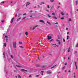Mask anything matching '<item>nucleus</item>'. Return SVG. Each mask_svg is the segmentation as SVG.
Masks as SVG:
<instances>
[{"label":"nucleus","instance_id":"0e129e2a","mask_svg":"<svg viewBox=\"0 0 78 78\" xmlns=\"http://www.w3.org/2000/svg\"><path fill=\"white\" fill-rule=\"evenodd\" d=\"M70 72V70L68 71L69 72Z\"/></svg>","mask_w":78,"mask_h":78},{"label":"nucleus","instance_id":"a18cd8bd","mask_svg":"<svg viewBox=\"0 0 78 78\" xmlns=\"http://www.w3.org/2000/svg\"><path fill=\"white\" fill-rule=\"evenodd\" d=\"M45 67V66H42V68H44Z\"/></svg>","mask_w":78,"mask_h":78},{"label":"nucleus","instance_id":"ea45409f","mask_svg":"<svg viewBox=\"0 0 78 78\" xmlns=\"http://www.w3.org/2000/svg\"><path fill=\"white\" fill-rule=\"evenodd\" d=\"M56 41H57V42H59V40H56Z\"/></svg>","mask_w":78,"mask_h":78},{"label":"nucleus","instance_id":"3c124183","mask_svg":"<svg viewBox=\"0 0 78 78\" xmlns=\"http://www.w3.org/2000/svg\"><path fill=\"white\" fill-rule=\"evenodd\" d=\"M58 8H59V6H58Z\"/></svg>","mask_w":78,"mask_h":78},{"label":"nucleus","instance_id":"6e6552de","mask_svg":"<svg viewBox=\"0 0 78 78\" xmlns=\"http://www.w3.org/2000/svg\"><path fill=\"white\" fill-rule=\"evenodd\" d=\"M47 73H51V72L50 71H48L47 72Z\"/></svg>","mask_w":78,"mask_h":78},{"label":"nucleus","instance_id":"49530a36","mask_svg":"<svg viewBox=\"0 0 78 78\" xmlns=\"http://www.w3.org/2000/svg\"><path fill=\"white\" fill-rule=\"evenodd\" d=\"M29 77H31V75L29 76Z\"/></svg>","mask_w":78,"mask_h":78},{"label":"nucleus","instance_id":"2f4dec72","mask_svg":"<svg viewBox=\"0 0 78 78\" xmlns=\"http://www.w3.org/2000/svg\"><path fill=\"white\" fill-rule=\"evenodd\" d=\"M61 19H62V20H63L64 18V17H62V18H61Z\"/></svg>","mask_w":78,"mask_h":78},{"label":"nucleus","instance_id":"bf43d9fd","mask_svg":"<svg viewBox=\"0 0 78 78\" xmlns=\"http://www.w3.org/2000/svg\"><path fill=\"white\" fill-rule=\"evenodd\" d=\"M19 16L21 15V14H19Z\"/></svg>","mask_w":78,"mask_h":78},{"label":"nucleus","instance_id":"5701e85b","mask_svg":"<svg viewBox=\"0 0 78 78\" xmlns=\"http://www.w3.org/2000/svg\"><path fill=\"white\" fill-rule=\"evenodd\" d=\"M4 45L5 47L6 46V43H4Z\"/></svg>","mask_w":78,"mask_h":78},{"label":"nucleus","instance_id":"7ed1b4c3","mask_svg":"<svg viewBox=\"0 0 78 78\" xmlns=\"http://www.w3.org/2000/svg\"><path fill=\"white\" fill-rule=\"evenodd\" d=\"M47 37H48V40H49L50 39H51V36H50L48 35V36Z\"/></svg>","mask_w":78,"mask_h":78},{"label":"nucleus","instance_id":"a878e982","mask_svg":"<svg viewBox=\"0 0 78 78\" xmlns=\"http://www.w3.org/2000/svg\"><path fill=\"white\" fill-rule=\"evenodd\" d=\"M16 67H20V66L16 65Z\"/></svg>","mask_w":78,"mask_h":78},{"label":"nucleus","instance_id":"9b49d317","mask_svg":"<svg viewBox=\"0 0 78 78\" xmlns=\"http://www.w3.org/2000/svg\"><path fill=\"white\" fill-rule=\"evenodd\" d=\"M47 23H48V24H49V25H51V23H50V22H49L48 21H47Z\"/></svg>","mask_w":78,"mask_h":78},{"label":"nucleus","instance_id":"c756f323","mask_svg":"<svg viewBox=\"0 0 78 78\" xmlns=\"http://www.w3.org/2000/svg\"><path fill=\"white\" fill-rule=\"evenodd\" d=\"M23 16H25V15H27V14L26 13H24L23 14Z\"/></svg>","mask_w":78,"mask_h":78},{"label":"nucleus","instance_id":"f704fd0d","mask_svg":"<svg viewBox=\"0 0 78 78\" xmlns=\"http://www.w3.org/2000/svg\"><path fill=\"white\" fill-rule=\"evenodd\" d=\"M63 41L64 42H65V39H63Z\"/></svg>","mask_w":78,"mask_h":78},{"label":"nucleus","instance_id":"37998d69","mask_svg":"<svg viewBox=\"0 0 78 78\" xmlns=\"http://www.w3.org/2000/svg\"><path fill=\"white\" fill-rule=\"evenodd\" d=\"M41 4H44V2H42Z\"/></svg>","mask_w":78,"mask_h":78},{"label":"nucleus","instance_id":"5fc2aeb1","mask_svg":"<svg viewBox=\"0 0 78 78\" xmlns=\"http://www.w3.org/2000/svg\"><path fill=\"white\" fill-rule=\"evenodd\" d=\"M41 73H43V72H44V71H41Z\"/></svg>","mask_w":78,"mask_h":78},{"label":"nucleus","instance_id":"cd10ccee","mask_svg":"<svg viewBox=\"0 0 78 78\" xmlns=\"http://www.w3.org/2000/svg\"><path fill=\"white\" fill-rule=\"evenodd\" d=\"M65 68H66V66H64L62 67V69H65Z\"/></svg>","mask_w":78,"mask_h":78},{"label":"nucleus","instance_id":"2eb2a0df","mask_svg":"<svg viewBox=\"0 0 78 78\" xmlns=\"http://www.w3.org/2000/svg\"><path fill=\"white\" fill-rule=\"evenodd\" d=\"M78 4V1H76V5H77Z\"/></svg>","mask_w":78,"mask_h":78},{"label":"nucleus","instance_id":"ddd939ff","mask_svg":"<svg viewBox=\"0 0 78 78\" xmlns=\"http://www.w3.org/2000/svg\"><path fill=\"white\" fill-rule=\"evenodd\" d=\"M14 18H12L11 20V23H12V22H13V20H14Z\"/></svg>","mask_w":78,"mask_h":78},{"label":"nucleus","instance_id":"473e14b6","mask_svg":"<svg viewBox=\"0 0 78 78\" xmlns=\"http://www.w3.org/2000/svg\"><path fill=\"white\" fill-rule=\"evenodd\" d=\"M11 58L12 59V58H13L12 55H11Z\"/></svg>","mask_w":78,"mask_h":78},{"label":"nucleus","instance_id":"6e6d98bb","mask_svg":"<svg viewBox=\"0 0 78 78\" xmlns=\"http://www.w3.org/2000/svg\"><path fill=\"white\" fill-rule=\"evenodd\" d=\"M36 76H37V77L39 76V75Z\"/></svg>","mask_w":78,"mask_h":78},{"label":"nucleus","instance_id":"13d9d810","mask_svg":"<svg viewBox=\"0 0 78 78\" xmlns=\"http://www.w3.org/2000/svg\"><path fill=\"white\" fill-rule=\"evenodd\" d=\"M73 74H74V75H75V73H74Z\"/></svg>","mask_w":78,"mask_h":78},{"label":"nucleus","instance_id":"f3484780","mask_svg":"<svg viewBox=\"0 0 78 78\" xmlns=\"http://www.w3.org/2000/svg\"><path fill=\"white\" fill-rule=\"evenodd\" d=\"M18 76L19 78H21V76L19 75H18Z\"/></svg>","mask_w":78,"mask_h":78},{"label":"nucleus","instance_id":"680f3d73","mask_svg":"<svg viewBox=\"0 0 78 78\" xmlns=\"http://www.w3.org/2000/svg\"><path fill=\"white\" fill-rule=\"evenodd\" d=\"M69 32H67V34H69Z\"/></svg>","mask_w":78,"mask_h":78},{"label":"nucleus","instance_id":"393cba45","mask_svg":"<svg viewBox=\"0 0 78 78\" xmlns=\"http://www.w3.org/2000/svg\"><path fill=\"white\" fill-rule=\"evenodd\" d=\"M52 15H53L54 16L55 15V13L54 12H53L52 13Z\"/></svg>","mask_w":78,"mask_h":78},{"label":"nucleus","instance_id":"f257e3e1","mask_svg":"<svg viewBox=\"0 0 78 78\" xmlns=\"http://www.w3.org/2000/svg\"><path fill=\"white\" fill-rule=\"evenodd\" d=\"M13 44L14 48H16V42H13Z\"/></svg>","mask_w":78,"mask_h":78},{"label":"nucleus","instance_id":"dca6fc26","mask_svg":"<svg viewBox=\"0 0 78 78\" xmlns=\"http://www.w3.org/2000/svg\"><path fill=\"white\" fill-rule=\"evenodd\" d=\"M54 19H57V17H56L55 16H54V17H52Z\"/></svg>","mask_w":78,"mask_h":78},{"label":"nucleus","instance_id":"79ce46f5","mask_svg":"<svg viewBox=\"0 0 78 78\" xmlns=\"http://www.w3.org/2000/svg\"><path fill=\"white\" fill-rule=\"evenodd\" d=\"M50 8V6H49V5H48V8Z\"/></svg>","mask_w":78,"mask_h":78},{"label":"nucleus","instance_id":"603ef678","mask_svg":"<svg viewBox=\"0 0 78 78\" xmlns=\"http://www.w3.org/2000/svg\"><path fill=\"white\" fill-rule=\"evenodd\" d=\"M5 37H8L7 36H5Z\"/></svg>","mask_w":78,"mask_h":78},{"label":"nucleus","instance_id":"09e8293b","mask_svg":"<svg viewBox=\"0 0 78 78\" xmlns=\"http://www.w3.org/2000/svg\"><path fill=\"white\" fill-rule=\"evenodd\" d=\"M15 17H17V14L15 15Z\"/></svg>","mask_w":78,"mask_h":78},{"label":"nucleus","instance_id":"4d7b16f0","mask_svg":"<svg viewBox=\"0 0 78 78\" xmlns=\"http://www.w3.org/2000/svg\"><path fill=\"white\" fill-rule=\"evenodd\" d=\"M66 30H68V28H66Z\"/></svg>","mask_w":78,"mask_h":78},{"label":"nucleus","instance_id":"e433bc0d","mask_svg":"<svg viewBox=\"0 0 78 78\" xmlns=\"http://www.w3.org/2000/svg\"><path fill=\"white\" fill-rule=\"evenodd\" d=\"M74 53H75V54H76L77 53V51H75V52H74Z\"/></svg>","mask_w":78,"mask_h":78},{"label":"nucleus","instance_id":"39448f33","mask_svg":"<svg viewBox=\"0 0 78 78\" xmlns=\"http://www.w3.org/2000/svg\"><path fill=\"white\" fill-rule=\"evenodd\" d=\"M74 63L76 68V69H77V65H76V62H75Z\"/></svg>","mask_w":78,"mask_h":78},{"label":"nucleus","instance_id":"864d4df0","mask_svg":"<svg viewBox=\"0 0 78 78\" xmlns=\"http://www.w3.org/2000/svg\"><path fill=\"white\" fill-rule=\"evenodd\" d=\"M68 60L70 59V58L68 57Z\"/></svg>","mask_w":78,"mask_h":78},{"label":"nucleus","instance_id":"a19ab883","mask_svg":"<svg viewBox=\"0 0 78 78\" xmlns=\"http://www.w3.org/2000/svg\"><path fill=\"white\" fill-rule=\"evenodd\" d=\"M33 12V11L31 10L30 11V13H31V12Z\"/></svg>","mask_w":78,"mask_h":78},{"label":"nucleus","instance_id":"423d86ee","mask_svg":"<svg viewBox=\"0 0 78 78\" xmlns=\"http://www.w3.org/2000/svg\"><path fill=\"white\" fill-rule=\"evenodd\" d=\"M30 3L29 2H27L26 4V6H28V5H30Z\"/></svg>","mask_w":78,"mask_h":78},{"label":"nucleus","instance_id":"338daca9","mask_svg":"<svg viewBox=\"0 0 78 78\" xmlns=\"http://www.w3.org/2000/svg\"><path fill=\"white\" fill-rule=\"evenodd\" d=\"M41 75H43V73H42L41 74Z\"/></svg>","mask_w":78,"mask_h":78},{"label":"nucleus","instance_id":"f03ea898","mask_svg":"<svg viewBox=\"0 0 78 78\" xmlns=\"http://www.w3.org/2000/svg\"><path fill=\"white\" fill-rule=\"evenodd\" d=\"M38 27V25H37L36 26H35L34 27H33V28L32 29L33 31H34V29H35V28H36V27Z\"/></svg>","mask_w":78,"mask_h":78},{"label":"nucleus","instance_id":"f8f14e48","mask_svg":"<svg viewBox=\"0 0 78 78\" xmlns=\"http://www.w3.org/2000/svg\"><path fill=\"white\" fill-rule=\"evenodd\" d=\"M25 35L26 36H27V35L28 34V32H26L25 33Z\"/></svg>","mask_w":78,"mask_h":78},{"label":"nucleus","instance_id":"052dcab7","mask_svg":"<svg viewBox=\"0 0 78 78\" xmlns=\"http://www.w3.org/2000/svg\"><path fill=\"white\" fill-rule=\"evenodd\" d=\"M4 3V2H1L2 3Z\"/></svg>","mask_w":78,"mask_h":78},{"label":"nucleus","instance_id":"4be33fe9","mask_svg":"<svg viewBox=\"0 0 78 78\" xmlns=\"http://www.w3.org/2000/svg\"><path fill=\"white\" fill-rule=\"evenodd\" d=\"M70 48H69L68 52H70Z\"/></svg>","mask_w":78,"mask_h":78},{"label":"nucleus","instance_id":"9d476101","mask_svg":"<svg viewBox=\"0 0 78 78\" xmlns=\"http://www.w3.org/2000/svg\"><path fill=\"white\" fill-rule=\"evenodd\" d=\"M20 19H21V17H20L17 20V22L19 21V20H20Z\"/></svg>","mask_w":78,"mask_h":78},{"label":"nucleus","instance_id":"b1692460","mask_svg":"<svg viewBox=\"0 0 78 78\" xmlns=\"http://www.w3.org/2000/svg\"><path fill=\"white\" fill-rule=\"evenodd\" d=\"M61 14H62V16H64V13H63V12H61Z\"/></svg>","mask_w":78,"mask_h":78},{"label":"nucleus","instance_id":"aec40b11","mask_svg":"<svg viewBox=\"0 0 78 78\" xmlns=\"http://www.w3.org/2000/svg\"><path fill=\"white\" fill-rule=\"evenodd\" d=\"M50 1L51 2H54V0H50Z\"/></svg>","mask_w":78,"mask_h":78},{"label":"nucleus","instance_id":"e2e57ef3","mask_svg":"<svg viewBox=\"0 0 78 78\" xmlns=\"http://www.w3.org/2000/svg\"><path fill=\"white\" fill-rule=\"evenodd\" d=\"M37 6H38V7H39V6H39V5H38Z\"/></svg>","mask_w":78,"mask_h":78},{"label":"nucleus","instance_id":"bb28decb","mask_svg":"<svg viewBox=\"0 0 78 78\" xmlns=\"http://www.w3.org/2000/svg\"><path fill=\"white\" fill-rule=\"evenodd\" d=\"M56 66V65H55V66H54L52 67H51V69H53V68H54V67H55V66Z\"/></svg>","mask_w":78,"mask_h":78},{"label":"nucleus","instance_id":"c03bdc74","mask_svg":"<svg viewBox=\"0 0 78 78\" xmlns=\"http://www.w3.org/2000/svg\"><path fill=\"white\" fill-rule=\"evenodd\" d=\"M1 22H2V23H3V22H4V20L1 21Z\"/></svg>","mask_w":78,"mask_h":78},{"label":"nucleus","instance_id":"774afa93","mask_svg":"<svg viewBox=\"0 0 78 78\" xmlns=\"http://www.w3.org/2000/svg\"><path fill=\"white\" fill-rule=\"evenodd\" d=\"M68 15V13L66 14V15L67 16Z\"/></svg>","mask_w":78,"mask_h":78},{"label":"nucleus","instance_id":"6ab92c4d","mask_svg":"<svg viewBox=\"0 0 78 78\" xmlns=\"http://www.w3.org/2000/svg\"><path fill=\"white\" fill-rule=\"evenodd\" d=\"M26 17H24L23 18V20H25V19H26Z\"/></svg>","mask_w":78,"mask_h":78},{"label":"nucleus","instance_id":"c85d7f7f","mask_svg":"<svg viewBox=\"0 0 78 78\" xmlns=\"http://www.w3.org/2000/svg\"><path fill=\"white\" fill-rule=\"evenodd\" d=\"M48 17H51V16H50L49 14H48Z\"/></svg>","mask_w":78,"mask_h":78},{"label":"nucleus","instance_id":"69168bd1","mask_svg":"<svg viewBox=\"0 0 78 78\" xmlns=\"http://www.w3.org/2000/svg\"><path fill=\"white\" fill-rule=\"evenodd\" d=\"M16 78H17V76H16Z\"/></svg>","mask_w":78,"mask_h":78},{"label":"nucleus","instance_id":"de8ad7c7","mask_svg":"<svg viewBox=\"0 0 78 78\" xmlns=\"http://www.w3.org/2000/svg\"><path fill=\"white\" fill-rule=\"evenodd\" d=\"M53 41V39L51 40H50V42H51V41Z\"/></svg>","mask_w":78,"mask_h":78},{"label":"nucleus","instance_id":"72a5a7b5","mask_svg":"<svg viewBox=\"0 0 78 78\" xmlns=\"http://www.w3.org/2000/svg\"><path fill=\"white\" fill-rule=\"evenodd\" d=\"M54 24H56V25H58V22H56V23H54Z\"/></svg>","mask_w":78,"mask_h":78},{"label":"nucleus","instance_id":"7c9ffc66","mask_svg":"<svg viewBox=\"0 0 78 78\" xmlns=\"http://www.w3.org/2000/svg\"><path fill=\"white\" fill-rule=\"evenodd\" d=\"M19 44H22V42H19Z\"/></svg>","mask_w":78,"mask_h":78},{"label":"nucleus","instance_id":"4468645a","mask_svg":"<svg viewBox=\"0 0 78 78\" xmlns=\"http://www.w3.org/2000/svg\"><path fill=\"white\" fill-rule=\"evenodd\" d=\"M36 67H40V65L39 64L36 65Z\"/></svg>","mask_w":78,"mask_h":78},{"label":"nucleus","instance_id":"c9c22d12","mask_svg":"<svg viewBox=\"0 0 78 78\" xmlns=\"http://www.w3.org/2000/svg\"><path fill=\"white\" fill-rule=\"evenodd\" d=\"M3 55H4V58H5V52H3Z\"/></svg>","mask_w":78,"mask_h":78},{"label":"nucleus","instance_id":"8fccbe9b","mask_svg":"<svg viewBox=\"0 0 78 78\" xmlns=\"http://www.w3.org/2000/svg\"><path fill=\"white\" fill-rule=\"evenodd\" d=\"M65 66H66V65H67V63H65Z\"/></svg>","mask_w":78,"mask_h":78},{"label":"nucleus","instance_id":"4c0bfd02","mask_svg":"<svg viewBox=\"0 0 78 78\" xmlns=\"http://www.w3.org/2000/svg\"><path fill=\"white\" fill-rule=\"evenodd\" d=\"M69 22H71V19L70 18L69 19Z\"/></svg>","mask_w":78,"mask_h":78},{"label":"nucleus","instance_id":"a211bd4d","mask_svg":"<svg viewBox=\"0 0 78 78\" xmlns=\"http://www.w3.org/2000/svg\"><path fill=\"white\" fill-rule=\"evenodd\" d=\"M78 47V43H77L76 45V47Z\"/></svg>","mask_w":78,"mask_h":78},{"label":"nucleus","instance_id":"412c9836","mask_svg":"<svg viewBox=\"0 0 78 78\" xmlns=\"http://www.w3.org/2000/svg\"><path fill=\"white\" fill-rule=\"evenodd\" d=\"M69 37V35H68L67 36V37L66 39L68 40Z\"/></svg>","mask_w":78,"mask_h":78},{"label":"nucleus","instance_id":"20e7f679","mask_svg":"<svg viewBox=\"0 0 78 78\" xmlns=\"http://www.w3.org/2000/svg\"><path fill=\"white\" fill-rule=\"evenodd\" d=\"M21 71H22V72H27V70H25V69H21Z\"/></svg>","mask_w":78,"mask_h":78},{"label":"nucleus","instance_id":"58836bf2","mask_svg":"<svg viewBox=\"0 0 78 78\" xmlns=\"http://www.w3.org/2000/svg\"><path fill=\"white\" fill-rule=\"evenodd\" d=\"M58 44L59 45L61 44V42H60V41L58 42Z\"/></svg>","mask_w":78,"mask_h":78},{"label":"nucleus","instance_id":"1a4fd4ad","mask_svg":"<svg viewBox=\"0 0 78 78\" xmlns=\"http://www.w3.org/2000/svg\"><path fill=\"white\" fill-rule=\"evenodd\" d=\"M19 47H20V48H22V49L24 48V47H23L22 46H20Z\"/></svg>","mask_w":78,"mask_h":78},{"label":"nucleus","instance_id":"0eeeda50","mask_svg":"<svg viewBox=\"0 0 78 78\" xmlns=\"http://www.w3.org/2000/svg\"><path fill=\"white\" fill-rule=\"evenodd\" d=\"M40 22H42V23H44V21L43 20H41L39 21Z\"/></svg>","mask_w":78,"mask_h":78}]
</instances>
